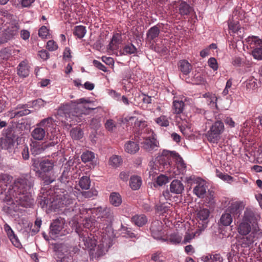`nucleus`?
Segmentation results:
<instances>
[{
  "label": "nucleus",
  "instance_id": "1",
  "mask_svg": "<svg viewBox=\"0 0 262 262\" xmlns=\"http://www.w3.org/2000/svg\"><path fill=\"white\" fill-rule=\"evenodd\" d=\"M12 180V177L9 174L0 173V200L8 204L15 202L24 207H31L34 202L31 191L33 186L32 180L28 176L18 178L6 191Z\"/></svg>",
  "mask_w": 262,
  "mask_h": 262
},
{
  "label": "nucleus",
  "instance_id": "2",
  "mask_svg": "<svg viewBox=\"0 0 262 262\" xmlns=\"http://www.w3.org/2000/svg\"><path fill=\"white\" fill-rule=\"evenodd\" d=\"M56 162L53 160L32 159V166L34 168V170L42 178L46 185L51 184L55 180L54 178L45 176V174L53 172Z\"/></svg>",
  "mask_w": 262,
  "mask_h": 262
},
{
  "label": "nucleus",
  "instance_id": "3",
  "mask_svg": "<svg viewBox=\"0 0 262 262\" xmlns=\"http://www.w3.org/2000/svg\"><path fill=\"white\" fill-rule=\"evenodd\" d=\"M171 160H174L179 173H183L186 170V166L182 158L176 151L163 150L161 155L159 157L158 161L160 165V170L167 169L170 165Z\"/></svg>",
  "mask_w": 262,
  "mask_h": 262
},
{
  "label": "nucleus",
  "instance_id": "4",
  "mask_svg": "<svg viewBox=\"0 0 262 262\" xmlns=\"http://www.w3.org/2000/svg\"><path fill=\"white\" fill-rule=\"evenodd\" d=\"M88 101L84 98H80L75 101H71V107L74 110V113L67 119V121L71 122L70 125L79 123L82 121V115L86 114V107L85 103Z\"/></svg>",
  "mask_w": 262,
  "mask_h": 262
},
{
  "label": "nucleus",
  "instance_id": "5",
  "mask_svg": "<svg viewBox=\"0 0 262 262\" xmlns=\"http://www.w3.org/2000/svg\"><path fill=\"white\" fill-rule=\"evenodd\" d=\"M256 221L257 216L254 212L251 209L247 208L244 212L243 219L238 226V233L243 235L248 234L251 231V224L253 225Z\"/></svg>",
  "mask_w": 262,
  "mask_h": 262
},
{
  "label": "nucleus",
  "instance_id": "6",
  "mask_svg": "<svg viewBox=\"0 0 262 262\" xmlns=\"http://www.w3.org/2000/svg\"><path fill=\"white\" fill-rule=\"evenodd\" d=\"M225 126L221 120H216L210 127L205 134L207 140L211 143L217 144L224 132Z\"/></svg>",
  "mask_w": 262,
  "mask_h": 262
},
{
  "label": "nucleus",
  "instance_id": "7",
  "mask_svg": "<svg viewBox=\"0 0 262 262\" xmlns=\"http://www.w3.org/2000/svg\"><path fill=\"white\" fill-rule=\"evenodd\" d=\"M66 221L61 217L53 221L50 227V234L54 237L64 236L69 233L65 228Z\"/></svg>",
  "mask_w": 262,
  "mask_h": 262
},
{
  "label": "nucleus",
  "instance_id": "8",
  "mask_svg": "<svg viewBox=\"0 0 262 262\" xmlns=\"http://www.w3.org/2000/svg\"><path fill=\"white\" fill-rule=\"evenodd\" d=\"M56 193L57 194L53 201V205L56 208L61 209L73 203L74 199L67 191Z\"/></svg>",
  "mask_w": 262,
  "mask_h": 262
},
{
  "label": "nucleus",
  "instance_id": "9",
  "mask_svg": "<svg viewBox=\"0 0 262 262\" xmlns=\"http://www.w3.org/2000/svg\"><path fill=\"white\" fill-rule=\"evenodd\" d=\"M223 203L230 204L226 210L234 217H239L244 208L243 203L241 202H231L229 199H225Z\"/></svg>",
  "mask_w": 262,
  "mask_h": 262
},
{
  "label": "nucleus",
  "instance_id": "10",
  "mask_svg": "<svg viewBox=\"0 0 262 262\" xmlns=\"http://www.w3.org/2000/svg\"><path fill=\"white\" fill-rule=\"evenodd\" d=\"M210 212L208 209L201 208L198 211L196 219L198 221V228L203 231L206 227L208 222Z\"/></svg>",
  "mask_w": 262,
  "mask_h": 262
},
{
  "label": "nucleus",
  "instance_id": "11",
  "mask_svg": "<svg viewBox=\"0 0 262 262\" xmlns=\"http://www.w3.org/2000/svg\"><path fill=\"white\" fill-rule=\"evenodd\" d=\"M16 136L14 134L8 133L4 138H2L0 140V145L2 148L8 150L9 152H11L14 149V146L15 143Z\"/></svg>",
  "mask_w": 262,
  "mask_h": 262
},
{
  "label": "nucleus",
  "instance_id": "12",
  "mask_svg": "<svg viewBox=\"0 0 262 262\" xmlns=\"http://www.w3.org/2000/svg\"><path fill=\"white\" fill-rule=\"evenodd\" d=\"M144 141L141 143L142 147L147 151H151L158 147V142L155 138L153 134L142 136Z\"/></svg>",
  "mask_w": 262,
  "mask_h": 262
},
{
  "label": "nucleus",
  "instance_id": "13",
  "mask_svg": "<svg viewBox=\"0 0 262 262\" xmlns=\"http://www.w3.org/2000/svg\"><path fill=\"white\" fill-rule=\"evenodd\" d=\"M73 163L71 160L69 161L65 165L64 169L62 173V175L60 177V180L61 183H66L69 182V173H80L81 170L80 169L76 168V171H74V167H71V165Z\"/></svg>",
  "mask_w": 262,
  "mask_h": 262
},
{
  "label": "nucleus",
  "instance_id": "14",
  "mask_svg": "<svg viewBox=\"0 0 262 262\" xmlns=\"http://www.w3.org/2000/svg\"><path fill=\"white\" fill-rule=\"evenodd\" d=\"M93 213H95L98 218L107 219L111 220L113 216L112 210L107 207H99L94 208L92 211Z\"/></svg>",
  "mask_w": 262,
  "mask_h": 262
},
{
  "label": "nucleus",
  "instance_id": "15",
  "mask_svg": "<svg viewBox=\"0 0 262 262\" xmlns=\"http://www.w3.org/2000/svg\"><path fill=\"white\" fill-rule=\"evenodd\" d=\"M76 232L79 234L80 241L83 243L85 248L92 250L96 246V240L93 238V237L89 236L88 233L85 231L81 233Z\"/></svg>",
  "mask_w": 262,
  "mask_h": 262
},
{
  "label": "nucleus",
  "instance_id": "16",
  "mask_svg": "<svg viewBox=\"0 0 262 262\" xmlns=\"http://www.w3.org/2000/svg\"><path fill=\"white\" fill-rule=\"evenodd\" d=\"M196 183V185L193 190L194 194L199 198H204L207 188L205 181L200 178H198Z\"/></svg>",
  "mask_w": 262,
  "mask_h": 262
},
{
  "label": "nucleus",
  "instance_id": "17",
  "mask_svg": "<svg viewBox=\"0 0 262 262\" xmlns=\"http://www.w3.org/2000/svg\"><path fill=\"white\" fill-rule=\"evenodd\" d=\"M30 113L29 110L26 108L25 105H18L15 109L9 112V115L12 118L27 115Z\"/></svg>",
  "mask_w": 262,
  "mask_h": 262
},
{
  "label": "nucleus",
  "instance_id": "18",
  "mask_svg": "<svg viewBox=\"0 0 262 262\" xmlns=\"http://www.w3.org/2000/svg\"><path fill=\"white\" fill-rule=\"evenodd\" d=\"M135 126L139 133V134L142 136H145L146 134H152L153 132L147 126V124L145 121L137 120L135 123Z\"/></svg>",
  "mask_w": 262,
  "mask_h": 262
},
{
  "label": "nucleus",
  "instance_id": "19",
  "mask_svg": "<svg viewBox=\"0 0 262 262\" xmlns=\"http://www.w3.org/2000/svg\"><path fill=\"white\" fill-rule=\"evenodd\" d=\"M19 30V25L17 23H14L10 24L3 32L8 41L12 38L17 34Z\"/></svg>",
  "mask_w": 262,
  "mask_h": 262
},
{
  "label": "nucleus",
  "instance_id": "20",
  "mask_svg": "<svg viewBox=\"0 0 262 262\" xmlns=\"http://www.w3.org/2000/svg\"><path fill=\"white\" fill-rule=\"evenodd\" d=\"M150 229L151 235L154 238L161 239L162 236V223L160 221H155L151 223Z\"/></svg>",
  "mask_w": 262,
  "mask_h": 262
},
{
  "label": "nucleus",
  "instance_id": "21",
  "mask_svg": "<svg viewBox=\"0 0 262 262\" xmlns=\"http://www.w3.org/2000/svg\"><path fill=\"white\" fill-rule=\"evenodd\" d=\"M170 191L176 194H181L184 190V186L181 181L178 180H173L169 187Z\"/></svg>",
  "mask_w": 262,
  "mask_h": 262
},
{
  "label": "nucleus",
  "instance_id": "22",
  "mask_svg": "<svg viewBox=\"0 0 262 262\" xmlns=\"http://www.w3.org/2000/svg\"><path fill=\"white\" fill-rule=\"evenodd\" d=\"M36 127L31 132L32 137L35 140H43L46 135V130L36 124Z\"/></svg>",
  "mask_w": 262,
  "mask_h": 262
},
{
  "label": "nucleus",
  "instance_id": "23",
  "mask_svg": "<svg viewBox=\"0 0 262 262\" xmlns=\"http://www.w3.org/2000/svg\"><path fill=\"white\" fill-rule=\"evenodd\" d=\"M245 42L247 48H249L252 50L258 47V46L260 45H262V40L256 36L248 37L246 38Z\"/></svg>",
  "mask_w": 262,
  "mask_h": 262
},
{
  "label": "nucleus",
  "instance_id": "24",
  "mask_svg": "<svg viewBox=\"0 0 262 262\" xmlns=\"http://www.w3.org/2000/svg\"><path fill=\"white\" fill-rule=\"evenodd\" d=\"M182 235L178 232H173L167 235L166 239L162 238L163 241H167V242L172 244H182Z\"/></svg>",
  "mask_w": 262,
  "mask_h": 262
},
{
  "label": "nucleus",
  "instance_id": "25",
  "mask_svg": "<svg viewBox=\"0 0 262 262\" xmlns=\"http://www.w3.org/2000/svg\"><path fill=\"white\" fill-rule=\"evenodd\" d=\"M38 125H40L43 129L48 130L49 129L54 128L56 124L55 121L52 117H48L41 120L38 123Z\"/></svg>",
  "mask_w": 262,
  "mask_h": 262
},
{
  "label": "nucleus",
  "instance_id": "26",
  "mask_svg": "<svg viewBox=\"0 0 262 262\" xmlns=\"http://www.w3.org/2000/svg\"><path fill=\"white\" fill-rule=\"evenodd\" d=\"M125 151L130 154H134L139 149L138 144L135 141H129L124 145Z\"/></svg>",
  "mask_w": 262,
  "mask_h": 262
},
{
  "label": "nucleus",
  "instance_id": "27",
  "mask_svg": "<svg viewBox=\"0 0 262 262\" xmlns=\"http://www.w3.org/2000/svg\"><path fill=\"white\" fill-rule=\"evenodd\" d=\"M178 66L180 71L184 75H188L192 70L191 64L186 60H181L179 62Z\"/></svg>",
  "mask_w": 262,
  "mask_h": 262
},
{
  "label": "nucleus",
  "instance_id": "28",
  "mask_svg": "<svg viewBox=\"0 0 262 262\" xmlns=\"http://www.w3.org/2000/svg\"><path fill=\"white\" fill-rule=\"evenodd\" d=\"M18 75L23 77H26L29 74V69L26 61H21L17 67Z\"/></svg>",
  "mask_w": 262,
  "mask_h": 262
},
{
  "label": "nucleus",
  "instance_id": "29",
  "mask_svg": "<svg viewBox=\"0 0 262 262\" xmlns=\"http://www.w3.org/2000/svg\"><path fill=\"white\" fill-rule=\"evenodd\" d=\"M132 222L138 227H142L147 222L146 216L144 214H136L132 216Z\"/></svg>",
  "mask_w": 262,
  "mask_h": 262
},
{
  "label": "nucleus",
  "instance_id": "30",
  "mask_svg": "<svg viewBox=\"0 0 262 262\" xmlns=\"http://www.w3.org/2000/svg\"><path fill=\"white\" fill-rule=\"evenodd\" d=\"M204 98H206L207 102L211 108H217V98L215 94L210 93H207L203 94Z\"/></svg>",
  "mask_w": 262,
  "mask_h": 262
},
{
  "label": "nucleus",
  "instance_id": "31",
  "mask_svg": "<svg viewBox=\"0 0 262 262\" xmlns=\"http://www.w3.org/2000/svg\"><path fill=\"white\" fill-rule=\"evenodd\" d=\"M175 98L176 97H174V100L172 102L173 113L176 114H180L184 110V103L182 100H177Z\"/></svg>",
  "mask_w": 262,
  "mask_h": 262
},
{
  "label": "nucleus",
  "instance_id": "32",
  "mask_svg": "<svg viewBox=\"0 0 262 262\" xmlns=\"http://www.w3.org/2000/svg\"><path fill=\"white\" fill-rule=\"evenodd\" d=\"M202 231L201 229L198 228L194 233L186 232L183 240L182 239V244L185 245L190 243L195 236H199Z\"/></svg>",
  "mask_w": 262,
  "mask_h": 262
},
{
  "label": "nucleus",
  "instance_id": "33",
  "mask_svg": "<svg viewBox=\"0 0 262 262\" xmlns=\"http://www.w3.org/2000/svg\"><path fill=\"white\" fill-rule=\"evenodd\" d=\"M160 34V28L158 25L151 27L147 32L146 36L149 40H152L157 38Z\"/></svg>",
  "mask_w": 262,
  "mask_h": 262
},
{
  "label": "nucleus",
  "instance_id": "34",
  "mask_svg": "<svg viewBox=\"0 0 262 262\" xmlns=\"http://www.w3.org/2000/svg\"><path fill=\"white\" fill-rule=\"evenodd\" d=\"M141 177L138 176H133L130 178L129 185L133 190H138L142 185Z\"/></svg>",
  "mask_w": 262,
  "mask_h": 262
},
{
  "label": "nucleus",
  "instance_id": "35",
  "mask_svg": "<svg viewBox=\"0 0 262 262\" xmlns=\"http://www.w3.org/2000/svg\"><path fill=\"white\" fill-rule=\"evenodd\" d=\"M233 218L232 215L227 211L225 210L220 218V223L223 226H229L232 222Z\"/></svg>",
  "mask_w": 262,
  "mask_h": 262
},
{
  "label": "nucleus",
  "instance_id": "36",
  "mask_svg": "<svg viewBox=\"0 0 262 262\" xmlns=\"http://www.w3.org/2000/svg\"><path fill=\"white\" fill-rule=\"evenodd\" d=\"M256 229L255 228L253 231L249 234L246 237H244L243 238V243L242 245L244 247L249 246L250 245L252 244L255 241V239L256 238Z\"/></svg>",
  "mask_w": 262,
  "mask_h": 262
},
{
  "label": "nucleus",
  "instance_id": "37",
  "mask_svg": "<svg viewBox=\"0 0 262 262\" xmlns=\"http://www.w3.org/2000/svg\"><path fill=\"white\" fill-rule=\"evenodd\" d=\"M110 201L112 205L115 207H118L122 203V198L119 193L112 192L110 196Z\"/></svg>",
  "mask_w": 262,
  "mask_h": 262
},
{
  "label": "nucleus",
  "instance_id": "38",
  "mask_svg": "<svg viewBox=\"0 0 262 262\" xmlns=\"http://www.w3.org/2000/svg\"><path fill=\"white\" fill-rule=\"evenodd\" d=\"M204 262H222L223 258L219 254L209 255L202 257Z\"/></svg>",
  "mask_w": 262,
  "mask_h": 262
},
{
  "label": "nucleus",
  "instance_id": "39",
  "mask_svg": "<svg viewBox=\"0 0 262 262\" xmlns=\"http://www.w3.org/2000/svg\"><path fill=\"white\" fill-rule=\"evenodd\" d=\"M86 33V30L84 26L79 25L74 27L73 34L78 38H82Z\"/></svg>",
  "mask_w": 262,
  "mask_h": 262
},
{
  "label": "nucleus",
  "instance_id": "40",
  "mask_svg": "<svg viewBox=\"0 0 262 262\" xmlns=\"http://www.w3.org/2000/svg\"><path fill=\"white\" fill-rule=\"evenodd\" d=\"M228 27L230 31L233 33H237L241 32V27L238 21L234 20H229L228 22Z\"/></svg>",
  "mask_w": 262,
  "mask_h": 262
},
{
  "label": "nucleus",
  "instance_id": "41",
  "mask_svg": "<svg viewBox=\"0 0 262 262\" xmlns=\"http://www.w3.org/2000/svg\"><path fill=\"white\" fill-rule=\"evenodd\" d=\"M156 123L161 127H167L169 125V121L167 116L161 115L155 119Z\"/></svg>",
  "mask_w": 262,
  "mask_h": 262
},
{
  "label": "nucleus",
  "instance_id": "42",
  "mask_svg": "<svg viewBox=\"0 0 262 262\" xmlns=\"http://www.w3.org/2000/svg\"><path fill=\"white\" fill-rule=\"evenodd\" d=\"M122 160L120 156L113 155L109 160V164L113 167H118L122 163Z\"/></svg>",
  "mask_w": 262,
  "mask_h": 262
},
{
  "label": "nucleus",
  "instance_id": "43",
  "mask_svg": "<svg viewBox=\"0 0 262 262\" xmlns=\"http://www.w3.org/2000/svg\"><path fill=\"white\" fill-rule=\"evenodd\" d=\"M191 11V7L185 2H182L179 6V12L181 15H187Z\"/></svg>",
  "mask_w": 262,
  "mask_h": 262
},
{
  "label": "nucleus",
  "instance_id": "44",
  "mask_svg": "<svg viewBox=\"0 0 262 262\" xmlns=\"http://www.w3.org/2000/svg\"><path fill=\"white\" fill-rule=\"evenodd\" d=\"M91 181L90 178L86 176H83L79 181V185L82 189H89L90 187Z\"/></svg>",
  "mask_w": 262,
  "mask_h": 262
},
{
  "label": "nucleus",
  "instance_id": "45",
  "mask_svg": "<svg viewBox=\"0 0 262 262\" xmlns=\"http://www.w3.org/2000/svg\"><path fill=\"white\" fill-rule=\"evenodd\" d=\"M45 149L44 145L36 144L32 146L31 151L33 155L36 156L42 153Z\"/></svg>",
  "mask_w": 262,
  "mask_h": 262
},
{
  "label": "nucleus",
  "instance_id": "46",
  "mask_svg": "<svg viewBox=\"0 0 262 262\" xmlns=\"http://www.w3.org/2000/svg\"><path fill=\"white\" fill-rule=\"evenodd\" d=\"M72 138L75 140H78L82 138L83 133L80 128L76 127L72 128L70 132Z\"/></svg>",
  "mask_w": 262,
  "mask_h": 262
},
{
  "label": "nucleus",
  "instance_id": "47",
  "mask_svg": "<svg viewBox=\"0 0 262 262\" xmlns=\"http://www.w3.org/2000/svg\"><path fill=\"white\" fill-rule=\"evenodd\" d=\"M216 176L221 180L228 183H231L233 181V178L228 174L224 173L218 169H216Z\"/></svg>",
  "mask_w": 262,
  "mask_h": 262
},
{
  "label": "nucleus",
  "instance_id": "48",
  "mask_svg": "<svg viewBox=\"0 0 262 262\" xmlns=\"http://www.w3.org/2000/svg\"><path fill=\"white\" fill-rule=\"evenodd\" d=\"M81 158L84 163L91 162L95 158V154L92 151H87L82 154Z\"/></svg>",
  "mask_w": 262,
  "mask_h": 262
},
{
  "label": "nucleus",
  "instance_id": "49",
  "mask_svg": "<svg viewBox=\"0 0 262 262\" xmlns=\"http://www.w3.org/2000/svg\"><path fill=\"white\" fill-rule=\"evenodd\" d=\"M252 54L254 59L262 60V45H260L252 50Z\"/></svg>",
  "mask_w": 262,
  "mask_h": 262
},
{
  "label": "nucleus",
  "instance_id": "50",
  "mask_svg": "<svg viewBox=\"0 0 262 262\" xmlns=\"http://www.w3.org/2000/svg\"><path fill=\"white\" fill-rule=\"evenodd\" d=\"M11 57V48H5L0 51V58L4 60H8Z\"/></svg>",
  "mask_w": 262,
  "mask_h": 262
},
{
  "label": "nucleus",
  "instance_id": "51",
  "mask_svg": "<svg viewBox=\"0 0 262 262\" xmlns=\"http://www.w3.org/2000/svg\"><path fill=\"white\" fill-rule=\"evenodd\" d=\"M169 181V179L168 177L164 174H160L157 177L156 182L157 185L162 186L167 184Z\"/></svg>",
  "mask_w": 262,
  "mask_h": 262
},
{
  "label": "nucleus",
  "instance_id": "52",
  "mask_svg": "<svg viewBox=\"0 0 262 262\" xmlns=\"http://www.w3.org/2000/svg\"><path fill=\"white\" fill-rule=\"evenodd\" d=\"M245 83L247 89H253L255 88H256L257 85L256 79L254 78L253 77H250L245 81Z\"/></svg>",
  "mask_w": 262,
  "mask_h": 262
},
{
  "label": "nucleus",
  "instance_id": "53",
  "mask_svg": "<svg viewBox=\"0 0 262 262\" xmlns=\"http://www.w3.org/2000/svg\"><path fill=\"white\" fill-rule=\"evenodd\" d=\"M137 51V48L133 44L127 45L123 48V53L125 54H134Z\"/></svg>",
  "mask_w": 262,
  "mask_h": 262
},
{
  "label": "nucleus",
  "instance_id": "54",
  "mask_svg": "<svg viewBox=\"0 0 262 262\" xmlns=\"http://www.w3.org/2000/svg\"><path fill=\"white\" fill-rule=\"evenodd\" d=\"M121 39V35L119 33L114 34L112 37V40L110 43V48H114V46L119 44Z\"/></svg>",
  "mask_w": 262,
  "mask_h": 262
},
{
  "label": "nucleus",
  "instance_id": "55",
  "mask_svg": "<svg viewBox=\"0 0 262 262\" xmlns=\"http://www.w3.org/2000/svg\"><path fill=\"white\" fill-rule=\"evenodd\" d=\"M9 238L11 241L12 244L16 247L20 248L21 247V244L17 237V236L15 234L10 235Z\"/></svg>",
  "mask_w": 262,
  "mask_h": 262
},
{
  "label": "nucleus",
  "instance_id": "56",
  "mask_svg": "<svg viewBox=\"0 0 262 262\" xmlns=\"http://www.w3.org/2000/svg\"><path fill=\"white\" fill-rule=\"evenodd\" d=\"M170 207V204H160L157 205L156 206V209L157 211L161 212V213H166L169 210V208Z\"/></svg>",
  "mask_w": 262,
  "mask_h": 262
},
{
  "label": "nucleus",
  "instance_id": "57",
  "mask_svg": "<svg viewBox=\"0 0 262 262\" xmlns=\"http://www.w3.org/2000/svg\"><path fill=\"white\" fill-rule=\"evenodd\" d=\"M192 81L194 84H199L204 81V79L201 74L197 73L194 75L192 78Z\"/></svg>",
  "mask_w": 262,
  "mask_h": 262
},
{
  "label": "nucleus",
  "instance_id": "58",
  "mask_svg": "<svg viewBox=\"0 0 262 262\" xmlns=\"http://www.w3.org/2000/svg\"><path fill=\"white\" fill-rule=\"evenodd\" d=\"M49 34V30L45 26H42L38 30V35L42 38H47Z\"/></svg>",
  "mask_w": 262,
  "mask_h": 262
},
{
  "label": "nucleus",
  "instance_id": "59",
  "mask_svg": "<svg viewBox=\"0 0 262 262\" xmlns=\"http://www.w3.org/2000/svg\"><path fill=\"white\" fill-rule=\"evenodd\" d=\"M46 48L50 51H54L58 49V45L53 40H50L47 43Z\"/></svg>",
  "mask_w": 262,
  "mask_h": 262
},
{
  "label": "nucleus",
  "instance_id": "60",
  "mask_svg": "<svg viewBox=\"0 0 262 262\" xmlns=\"http://www.w3.org/2000/svg\"><path fill=\"white\" fill-rule=\"evenodd\" d=\"M105 126L108 130L113 131L116 127V124L113 120L110 119L106 121Z\"/></svg>",
  "mask_w": 262,
  "mask_h": 262
},
{
  "label": "nucleus",
  "instance_id": "61",
  "mask_svg": "<svg viewBox=\"0 0 262 262\" xmlns=\"http://www.w3.org/2000/svg\"><path fill=\"white\" fill-rule=\"evenodd\" d=\"M94 65L98 68L99 70L103 71V72H107V68L103 65L102 63H101L100 61L97 60H94L93 62Z\"/></svg>",
  "mask_w": 262,
  "mask_h": 262
},
{
  "label": "nucleus",
  "instance_id": "62",
  "mask_svg": "<svg viewBox=\"0 0 262 262\" xmlns=\"http://www.w3.org/2000/svg\"><path fill=\"white\" fill-rule=\"evenodd\" d=\"M108 94L110 96L113 98L115 100L119 101L121 99V94L117 93L114 90H109Z\"/></svg>",
  "mask_w": 262,
  "mask_h": 262
},
{
  "label": "nucleus",
  "instance_id": "63",
  "mask_svg": "<svg viewBox=\"0 0 262 262\" xmlns=\"http://www.w3.org/2000/svg\"><path fill=\"white\" fill-rule=\"evenodd\" d=\"M23 150L21 151V155L24 160H28L29 158V152L28 147L24 145L23 146Z\"/></svg>",
  "mask_w": 262,
  "mask_h": 262
},
{
  "label": "nucleus",
  "instance_id": "64",
  "mask_svg": "<svg viewBox=\"0 0 262 262\" xmlns=\"http://www.w3.org/2000/svg\"><path fill=\"white\" fill-rule=\"evenodd\" d=\"M208 65L214 70L217 69V64L216 59L214 58H210L208 61Z\"/></svg>",
  "mask_w": 262,
  "mask_h": 262
}]
</instances>
